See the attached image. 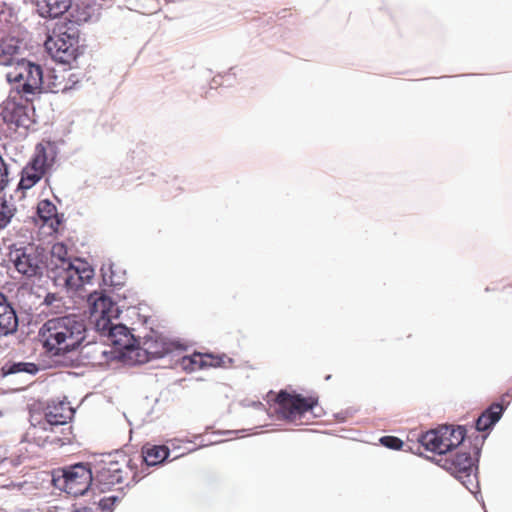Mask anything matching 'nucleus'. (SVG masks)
Instances as JSON below:
<instances>
[{
    "mask_svg": "<svg viewBox=\"0 0 512 512\" xmlns=\"http://www.w3.org/2000/svg\"><path fill=\"white\" fill-rule=\"evenodd\" d=\"M43 348L51 356H64L80 347L86 338V325L77 315L47 320L39 330Z\"/></svg>",
    "mask_w": 512,
    "mask_h": 512,
    "instance_id": "obj_1",
    "label": "nucleus"
},
{
    "mask_svg": "<svg viewBox=\"0 0 512 512\" xmlns=\"http://www.w3.org/2000/svg\"><path fill=\"white\" fill-rule=\"evenodd\" d=\"M88 302L97 331L107 336L123 357L131 360L132 349L136 347L137 340L126 326L113 323V319L118 318L119 312L116 304L109 297L98 292L90 294Z\"/></svg>",
    "mask_w": 512,
    "mask_h": 512,
    "instance_id": "obj_2",
    "label": "nucleus"
},
{
    "mask_svg": "<svg viewBox=\"0 0 512 512\" xmlns=\"http://www.w3.org/2000/svg\"><path fill=\"white\" fill-rule=\"evenodd\" d=\"M94 480L101 490H109L116 485L137 483L144 474L137 470L135 460L124 454L107 455L93 465Z\"/></svg>",
    "mask_w": 512,
    "mask_h": 512,
    "instance_id": "obj_3",
    "label": "nucleus"
},
{
    "mask_svg": "<svg viewBox=\"0 0 512 512\" xmlns=\"http://www.w3.org/2000/svg\"><path fill=\"white\" fill-rule=\"evenodd\" d=\"M279 417L294 423H308L312 418L319 416L315 410L319 407L317 394L303 396L298 393H289L281 390L275 398Z\"/></svg>",
    "mask_w": 512,
    "mask_h": 512,
    "instance_id": "obj_4",
    "label": "nucleus"
},
{
    "mask_svg": "<svg viewBox=\"0 0 512 512\" xmlns=\"http://www.w3.org/2000/svg\"><path fill=\"white\" fill-rule=\"evenodd\" d=\"M79 29L67 22L57 23L45 41V48L56 61L69 64L77 58Z\"/></svg>",
    "mask_w": 512,
    "mask_h": 512,
    "instance_id": "obj_5",
    "label": "nucleus"
},
{
    "mask_svg": "<svg viewBox=\"0 0 512 512\" xmlns=\"http://www.w3.org/2000/svg\"><path fill=\"white\" fill-rule=\"evenodd\" d=\"M56 155V148L51 142L37 144L34 155L22 170L19 188L27 190L36 185L53 166Z\"/></svg>",
    "mask_w": 512,
    "mask_h": 512,
    "instance_id": "obj_6",
    "label": "nucleus"
},
{
    "mask_svg": "<svg viewBox=\"0 0 512 512\" xmlns=\"http://www.w3.org/2000/svg\"><path fill=\"white\" fill-rule=\"evenodd\" d=\"M465 435L463 426L445 425L421 435L419 442L425 450L444 457L462 444Z\"/></svg>",
    "mask_w": 512,
    "mask_h": 512,
    "instance_id": "obj_7",
    "label": "nucleus"
},
{
    "mask_svg": "<svg viewBox=\"0 0 512 512\" xmlns=\"http://www.w3.org/2000/svg\"><path fill=\"white\" fill-rule=\"evenodd\" d=\"M10 260L17 272L27 278L41 277L47 268L46 251L35 244L11 250Z\"/></svg>",
    "mask_w": 512,
    "mask_h": 512,
    "instance_id": "obj_8",
    "label": "nucleus"
},
{
    "mask_svg": "<svg viewBox=\"0 0 512 512\" xmlns=\"http://www.w3.org/2000/svg\"><path fill=\"white\" fill-rule=\"evenodd\" d=\"M8 82L14 83L19 93L24 95L40 91L44 83L42 68L24 59L17 60L6 74Z\"/></svg>",
    "mask_w": 512,
    "mask_h": 512,
    "instance_id": "obj_9",
    "label": "nucleus"
},
{
    "mask_svg": "<svg viewBox=\"0 0 512 512\" xmlns=\"http://www.w3.org/2000/svg\"><path fill=\"white\" fill-rule=\"evenodd\" d=\"M440 466L458 479L470 492L477 488V467L467 452L447 454L439 459Z\"/></svg>",
    "mask_w": 512,
    "mask_h": 512,
    "instance_id": "obj_10",
    "label": "nucleus"
},
{
    "mask_svg": "<svg viewBox=\"0 0 512 512\" xmlns=\"http://www.w3.org/2000/svg\"><path fill=\"white\" fill-rule=\"evenodd\" d=\"M94 480V469L84 464H76L63 470L62 476L55 478V484L74 497L83 495Z\"/></svg>",
    "mask_w": 512,
    "mask_h": 512,
    "instance_id": "obj_11",
    "label": "nucleus"
},
{
    "mask_svg": "<svg viewBox=\"0 0 512 512\" xmlns=\"http://www.w3.org/2000/svg\"><path fill=\"white\" fill-rule=\"evenodd\" d=\"M26 435L29 441L39 447H62L71 442V427H60L40 421L32 425Z\"/></svg>",
    "mask_w": 512,
    "mask_h": 512,
    "instance_id": "obj_12",
    "label": "nucleus"
},
{
    "mask_svg": "<svg viewBox=\"0 0 512 512\" xmlns=\"http://www.w3.org/2000/svg\"><path fill=\"white\" fill-rule=\"evenodd\" d=\"M177 346L174 342L167 340L162 335L151 332L145 336L142 343L136 344L132 349V358L136 364H143L154 358H160L172 352Z\"/></svg>",
    "mask_w": 512,
    "mask_h": 512,
    "instance_id": "obj_13",
    "label": "nucleus"
},
{
    "mask_svg": "<svg viewBox=\"0 0 512 512\" xmlns=\"http://www.w3.org/2000/svg\"><path fill=\"white\" fill-rule=\"evenodd\" d=\"M227 362L231 363L232 360L225 354L215 355L195 352L192 355L182 357L179 365L186 372H194L208 367H222Z\"/></svg>",
    "mask_w": 512,
    "mask_h": 512,
    "instance_id": "obj_14",
    "label": "nucleus"
},
{
    "mask_svg": "<svg viewBox=\"0 0 512 512\" xmlns=\"http://www.w3.org/2000/svg\"><path fill=\"white\" fill-rule=\"evenodd\" d=\"M510 398H512V394H504L502 395L500 402L492 403L484 412H482L476 421V429L478 431H486L498 422L504 410L508 407Z\"/></svg>",
    "mask_w": 512,
    "mask_h": 512,
    "instance_id": "obj_15",
    "label": "nucleus"
},
{
    "mask_svg": "<svg viewBox=\"0 0 512 512\" xmlns=\"http://www.w3.org/2000/svg\"><path fill=\"white\" fill-rule=\"evenodd\" d=\"M2 118L5 123L13 125L16 128H28L31 124V119L28 113L27 106L7 102L1 112Z\"/></svg>",
    "mask_w": 512,
    "mask_h": 512,
    "instance_id": "obj_16",
    "label": "nucleus"
},
{
    "mask_svg": "<svg viewBox=\"0 0 512 512\" xmlns=\"http://www.w3.org/2000/svg\"><path fill=\"white\" fill-rule=\"evenodd\" d=\"M73 73L71 69L60 68V69H51L46 75V83L47 88L52 93H60L66 92L71 89L75 84V81H72L71 78Z\"/></svg>",
    "mask_w": 512,
    "mask_h": 512,
    "instance_id": "obj_17",
    "label": "nucleus"
},
{
    "mask_svg": "<svg viewBox=\"0 0 512 512\" xmlns=\"http://www.w3.org/2000/svg\"><path fill=\"white\" fill-rule=\"evenodd\" d=\"M18 328V318L7 297L0 292V338L13 334Z\"/></svg>",
    "mask_w": 512,
    "mask_h": 512,
    "instance_id": "obj_18",
    "label": "nucleus"
},
{
    "mask_svg": "<svg viewBox=\"0 0 512 512\" xmlns=\"http://www.w3.org/2000/svg\"><path fill=\"white\" fill-rule=\"evenodd\" d=\"M71 264L66 245L61 242L55 243L50 250L49 259L47 258L46 271L49 273V276L53 278L56 273L69 267Z\"/></svg>",
    "mask_w": 512,
    "mask_h": 512,
    "instance_id": "obj_19",
    "label": "nucleus"
},
{
    "mask_svg": "<svg viewBox=\"0 0 512 512\" xmlns=\"http://www.w3.org/2000/svg\"><path fill=\"white\" fill-rule=\"evenodd\" d=\"M169 456V449L165 445H145L142 448L141 455L134 457L133 459L139 465L144 466H155L163 463Z\"/></svg>",
    "mask_w": 512,
    "mask_h": 512,
    "instance_id": "obj_20",
    "label": "nucleus"
},
{
    "mask_svg": "<svg viewBox=\"0 0 512 512\" xmlns=\"http://www.w3.org/2000/svg\"><path fill=\"white\" fill-rule=\"evenodd\" d=\"M73 416V410L68 403L58 402L48 405L45 412L44 423H50L56 426H65Z\"/></svg>",
    "mask_w": 512,
    "mask_h": 512,
    "instance_id": "obj_21",
    "label": "nucleus"
},
{
    "mask_svg": "<svg viewBox=\"0 0 512 512\" xmlns=\"http://www.w3.org/2000/svg\"><path fill=\"white\" fill-rule=\"evenodd\" d=\"M91 2L92 1L81 2L74 6L71 4V8H69L68 26L73 25L77 27L78 25L89 22L96 17L97 8Z\"/></svg>",
    "mask_w": 512,
    "mask_h": 512,
    "instance_id": "obj_22",
    "label": "nucleus"
},
{
    "mask_svg": "<svg viewBox=\"0 0 512 512\" xmlns=\"http://www.w3.org/2000/svg\"><path fill=\"white\" fill-rule=\"evenodd\" d=\"M72 0H37L36 7L43 18H57L71 8Z\"/></svg>",
    "mask_w": 512,
    "mask_h": 512,
    "instance_id": "obj_23",
    "label": "nucleus"
},
{
    "mask_svg": "<svg viewBox=\"0 0 512 512\" xmlns=\"http://www.w3.org/2000/svg\"><path fill=\"white\" fill-rule=\"evenodd\" d=\"M37 213L44 225H47L54 232L58 231L62 221L58 216L56 206L51 201H40L37 206Z\"/></svg>",
    "mask_w": 512,
    "mask_h": 512,
    "instance_id": "obj_24",
    "label": "nucleus"
},
{
    "mask_svg": "<svg viewBox=\"0 0 512 512\" xmlns=\"http://www.w3.org/2000/svg\"><path fill=\"white\" fill-rule=\"evenodd\" d=\"M53 280L57 285L64 286L71 290H78L82 287L81 276H79L77 266L74 263L56 273L55 276H53Z\"/></svg>",
    "mask_w": 512,
    "mask_h": 512,
    "instance_id": "obj_25",
    "label": "nucleus"
},
{
    "mask_svg": "<svg viewBox=\"0 0 512 512\" xmlns=\"http://www.w3.org/2000/svg\"><path fill=\"white\" fill-rule=\"evenodd\" d=\"M81 354L92 365H103L110 360V352L103 344H87L83 347Z\"/></svg>",
    "mask_w": 512,
    "mask_h": 512,
    "instance_id": "obj_26",
    "label": "nucleus"
},
{
    "mask_svg": "<svg viewBox=\"0 0 512 512\" xmlns=\"http://www.w3.org/2000/svg\"><path fill=\"white\" fill-rule=\"evenodd\" d=\"M19 47L13 39L0 42V65L11 66L18 60Z\"/></svg>",
    "mask_w": 512,
    "mask_h": 512,
    "instance_id": "obj_27",
    "label": "nucleus"
},
{
    "mask_svg": "<svg viewBox=\"0 0 512 512\" xmlns=\"http://www.w3.org/2000/svg\"><path fill=\"white\" fill-rule=\"evenodd\" d=\"M15 214V208L6 201L0 203V229L5 228Z\"/></svg>",
    "mask_w": 512,
    "mask_h": 512,
    "instance_id": "obj_28",
    "label": "nucleus"
},
{
    "mask_svg": "<svg viewBox=\"0 0 512 512\" xmlns=\"http://www.w3.org/2000/svg\"><path fill=\"white\" fill-rule=\"evenodd\" d=\"M38 371V368L36 364L34 363H26V362H19V363H13L10 365V367L7 370L8 374H14L19 372H27L30 374H34Z\"/></svg>",
    "mask_w": 512,
    "mask_h": 512,
    "instance_id": "obj_29",
    "label": "nucleus"
},
{
    "mask_svg": "<svg viewBox=\"0 0 512 512\" xmlns=\"http://www.w3.org/2000/svg\"><path fill=\"white\" fill-rule=\"evenodd\" d=\"M380 443L393 450H401L404 445V442L395 436H383L380 438Z\"/></svg>",
    "mask_w": 512,
    "mask_h": 512,
    "instance_id": "obj_30",
    "label": "nucleus"
},
{
    "mask_svg": "<svg viewBox=\"0 0 512 512\" xmlns=\"http://www.w3.org/2000/svg\"><path fill=\"white\" fill-rule=\"evenodd\" d=\"M77 266L79 276H81L82 286L88 283L94 276V271L84 262H79Z\"/></svg>",
    "mask_w": 512,
    "mask_h": 512,
    "instance_id": "obj_31",
    "label": "nucleus"
},
{
    "mask_svg": "<svg viewBox=\"0 0 512 512\" xmlns=\"http://www.w3.org/2000/svg\"><path fill=\"white\" fill-rule=\"evenodd\" d=\"M8 182V168L2 156L0 155V192L5 189Z\"/></svg>",
    "mask_w": 512,
    "mask_h": 512,
    "instance_id": "obj_32",
    "label": "nucleus"
},
{
    "mask_svg": "<svg viewBox=\"0 0 512 512\" xmlns=\"http://www.w3.org/2000/svg\"><path fill=\"white\" fill-rule=\"evenodd\" d=\"M74 512H97V511H94L92 508L81 507V508L75 510Z\"/></svg>",
    "mask_w": 512,
    "mask_h": 512,
    "instance_id": "obj_33",
    "label": "nucleus"
},
{
    "mask_svg": "<svg viewBox=\"0 0 512 512\" xmlns=\"http://www.w3.org/2000/svg\"><path fill=\"white\" fill-rule=\"evenodd\" d=\"M330 377H331V376H330V375H328V376H326V377H325V379H326V380H329V379H330Z\"/></svg>",
    "mask_w": 512,
    "mask_h": 512,
    "instance_id": "obj_34",
    "label": "nucleus"
}]
</instances>
